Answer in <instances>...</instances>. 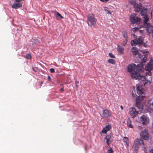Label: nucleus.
<instances>
[{"label": "nucleus", "instance_id": "nucleus-1", "mask_svg": "<svg viewBox=\"0 0 153 153\" xmlns=\"http://www.w3.org/2000/svg\"><path fill=\"white\" fill-rule=\"evenodd\" d=\"M138 57L140 59L141 62L137 65L136 67V65L134 64H131L128 66V71L131 74V78L133 79L140 80L142 79H144L143 76L141 75L140 73L143 72V66L145 63L147 61V57L144 55L139 54Z\"/></svg>", "mask_w": 153, "mask_h": 153}, {"label": "nucleus", "instance_id": "nucleus-2", "mask_svg": "<svg viewBox=\"0 0 153 153\" xmlns=\"http://www.w3.org/2000/svg\"><path fill=\"white\" fill-rule=\"evenodd\" d=\"M97 21L93 13L89 14L87 16V22L88 25L90 27H94Z\"/></svg>", "mask_w": 153, "mask_h": 153}, {"label": "nucleus", "instance_id": "nucleus-3", "mask_svg": "<svg viewBox=\"0 0 153 153\" xmlns=\"http://www.w3.org/2000/svg\"><path fill=\"white\" fill-rule=\"evenodd\" d=\"M140 145L143 146V147L144 144L143 140L141 139H137L133 144L132 149L137 153Z\"/></svg>", "mask_w": 153, "mask_h": 153}, {"label": "nucleus", "instance_id": "nucleus-4", "mask_svg": "<svg viewBox=\"0 0 153 153\" xmlns=\"http://www.w3.org/2000/svg\"><path fill=\"white\" fill-rule=\"evenodd\" d=\"M147 9L145 7L143 8L140 12L141 16L144 19L143 25L144 26L150 24L149 23H147V22L149 19V18L147 14Z\"/></svg>", "mask_w": 153, "mask_h": 153}, {"label": "nucleus", "instance_id": "nucleus-5", "mask_svg": "<svg viewBox=\"0 0 153 153\" xmlns=\"http://www.w3.org/2000/svg\"><path fill=\"white\" fill-rule=\"evenodd\" d=\"M144 96H138L136 99L135 106L140 111L143 109L144 106L141 101L144 99Z\"/></svg>", "mask_w": 153, "mask_h": 153}, {"label": "nucleus", "instance_id": "nucleus-6", "mask_svg": "<svg viewBox=\"0 0 153 153\" xmlns=\"http://www.w3.org/2000/svg\"><path fill=\"white\" fill-rule=\"evenodd\" d=\"M143 40L144 38L140 36L137 39L131 40V44L132 46H135L137 45H140L143 43Z\"/></svg>", "mask_w": 153, "mask_h": 153}, {"label": "nucleus", "instance_id": "nucleus-7", "mask_svg": "<svg viewBox=\"0 0 153 153\" xmlns=\"http://www.w3.org/2000/svg\"><path fill=\"white\" fill-rule=\"evenodd\" d=\"M131 2L133 5L134 8V10L136 12H139L141 11L142 7V5L140 3H139L138 4L136 3L135 1L134 0L131 1Z\"/></svg>", "mask_w": 153, "mask_h": 153}, {"label": "nucleus", "instance_id": "nucleus-8", "mask_svg": "<svg viewBox=\"0 0 153 153\" xmlns=\"http://www.w3.org/2000/svg\"><path fill=\"white\" fill-rule=\"evenodd\" d=\"M138 112L137 111L135 108L131 107L129 109V114L132 118H134L137 116Z\"/></svg>", "mask_w": 153, "mask_h": 153}, {"label": "nucleus", "instance_id": "nucleus-9", "mask_svg": "<svg viewBox=\"0 0 153 153\" xmlns=\"http://www.w3.org/2000/svg\"><path fill=\"white\" fill-rule=\"evenodd\" d=\"M130 20L133 23H137L140 21V19L134 14L131 15L130 16Z\"/></svg>", "mask_w": 153, "mask_h": 153}, {"label": "nucleus", "instance_id": "nucleus-10", "mask_svg": "<svg viewBox=\"0 0 153 153\" xmlns=\"http://www.w3.org/2000/svg\"><path fill=\"white\" fill-rule=\"evenodd\" d=\"M140 136L145 140H148L149 137V134L148 133V131L146 129H144L141 132Z\"/></svg>", "mask_w": 153, "mask_h": 153}, {"label": "nucleus", "instance_id": "nucleus-11", "mask_svg": "<svg viewBox=\"0 0 153 153\" xmlns=\"http://www.w3.org/2000/svg\"><path fill=\"white\" fill-rule=\"evenodd\" d=\"M153 68V61L152 59L150 60L149 63L145 66V69L146 71H151Z\"/></svg>", "mask_w": 153, "mask_h": 153}, {"label": "nucleus", "instance_id": "nucleus-12", "mask_svg": "<svg viewBox=\"0 0 153 153\" xmlns=\"http://www.w3.org/2000/svg\"><path fill=\"white\" fill-rule=\"evenodd\" d=\"M140 120L144 125L148 124L149 122L148 118L144 115H143L140 117Z\"/></svg>", "mask_w": 153, "mask_h": 153}, {"label": "nucleus", "instance_id": "nucleus-13", "mask_svg": "<svg viewBox=\"0 0 153 153\" xmlns=\"http://www.w3.org/2000/svg\"><path fill=\"white\" fill-rule=\"evenodd\" d=\"M106 140L107 144L108 146L113 142V138L110 134L106 135L104 138V140Z\"/></svg>", "mask_w": 153, "mask_h": 153}, {"label": "nucleus", "instance_id": "nucleus-14", "mask_svg": "<svg viewBox=\"0 0 153 153\" xmlns=\"http://www.w3.org/2000/svg\"><path fill=\"white\" fill-rule=\"evenodd\" d=\"M137 94L139 95V96H142L141 95L143 94L144 90L141 85H138L137 86ZM142 96L143 95H142Z\"/></svg>", "mask_w": 153, "mask_h": 153}, {"label": "nucleus", "instance_id": "nucleus-15", "mask_svg": "<svg viewBox=\"0 0 153 153\" xmlns=\"http://www.w3.org/2000/svg\"><path fill=\"white\" fill-rule=\"evenodd\" d=\"M111 128V125H107L105 127L103 128L102 132L103 134H106L107 131H109Z\"/></svg>", "mask_w": 153, "mask_h": 153}, {"label": "nucleus", "instance_id": "nucleus-16", "mask_svg": "<svg viewBox=\"0 0 153 153\" xmlns=\"http://www.w3.org/2000/svg\"><path fill=\"white\" fill-rule=\"evenodd\" d=\"M147 104L149 108L153 111V98L148 100Z\"/></svg>", "mask_w": 153, "mask_h": 153}, {"label": "nucleus", "instance_id": "nucleus-17", "mask_svg": "<svg viewBox=\"0 0 153 153\" xmlns=\"http://www.w3.org/2000/svg\"><path fill=\"white\" fill-rule=\"evenodd\" d=\"M123 36L124 38V45H125L128 41V38L127 37V33L126 31H123L122 32Z\"/></svg>", "mask_w": 153, "mask_h": 153}, {"label": "nucleus", "instance_id": "nucleus-18", "mask_svg": "<svg viewBox=\"0 0 153 153\" xmlns=\"http://www.w3.org/2000/svg\"><path fill=\"white\" fill-rule=\"evenodd\" d=\"M103 117H108L111 115V114L107 110L105 109L103 111Z\"/></svg>", "mask_w": 153, "mask_h": 153}, {"label": "nucleus", "instance_id": "nucleus-19", "mask_svg": "<svg viewBox=\"0 0 153 153\" xmlns=\"http://www.w3.org/2000/svg\"><path fill=\"white\" fill-rule=\"evenodd\" d=\"M22 4L20 3H15L12 5V8L17 9L21 7Z\"/></svg>", "mask_w": 153, "mask_h": 153}, {"label": "nucleus", "instance_id": "nucleus-20", "mask_svg": "<svg viewBox=\"0 0 153 153\" xmlns=\"http://www.w3.org/2000/svg\"><path fill=\"white\" fill-rule=\"evenodd\" d=\"M32 44L34 47L36 48L40 44V43L38 39H33V41L32 42Z\"/></svg>", "mask_w": 153, "mask_h": 153}, {"label": "nucleus", "instance_id": "nucleus-21", "mask_svg": "<svg viewBox=\"0 0 153 153\" xmlns=\"http://www.w3.org/2000/svg\"><path fill=\"white\" fill-rule=\"evenodd\" d=\"M126 122L128 127L131 128H133V126L131 124L132 121L130 118H128L127 119Z\"/></svg>", "mask_w": 153, "mask_h": 153}, {"label": "nucleus", "instance_id": "nucleus-22", "mask_svg": "<svg viewBox=\"0 0 153 153\" xmlns=\"http://www.w3.org/2000/svg\"><path fill=\"white\" fill-rule=\"evenodd\" d=\"M54 16H55L56 19L57 20H59V17L61 19H63L64 18L61 16V15L57 12H56L54 13Z\"/></svg>", "mask_w": 153, "mask_h": 153}, {"label": "nucleus", "instance_id": "nucleus-23", "mask_svg": "<svg viewBox=\"0 0 153 153\" xmlns=\"http://www.w3.org/2000/svg\"><path fill=\"white\" fill-rule=\"evenodd\" d=\"M132 52L133 55H136L138 54V51L137 48L136 47H133L132 48Z\"/></svg>", "mask_w": 153, "mask_h": 153}, {"label": "nucleus", "instance_id": "nucleus-24", "mask_svg": "<svg viewBox=\"0 0 153 153\" xmlns=\"http://www.w3.org/2000/svg\"><path fill=\"white\" fill-rule=\"evenodd\" d=\"M152 77L151 76L149 77V80H145L144 81H143V83L144 84V85H145L148 82H149V84H150L152 82Z\"/></svg>", "mask_w": 153, "mask_h": 153}, {"label": "nucleus", "instance_id": "nucleus-25", "mask_svg": "<svg viewBox=\"0 0 153 153\" xmlns=\"http://www.w3.org/2000/svg\"><path fill=\"white\" fill-rule=\"evenodd\" d=\"M117 50L118 52H119L120 53H121V54H122L123 51L124 49L120 46L119 45L118 46Z\"/></svg>", "mask_w": 153, "mask_h": 153}, {"label": "nucleus", "instance_id": "nucleus-26", "mask_svg": "<svg viewBox=\"0 0 153 153\" xmlns=\"http://www.w3.org/2000/svg\"><path fill=\"white\" fill-rule=\"evenodd\" d=\"M123 140L126 143L127 146H128L129 145L128 139L127 137H124L123 139Z\"/></svg>", "mask_w": 153, "mask_h": 153}, {"label": "nucleus", "instance_id": "nucleus-27", "mask_svg": "<svg viewBox=\"0 0 153 153\" xmlns=\"http://www.w3.org/2000/svg\"><path fill=\"white\" fill-rule=\"evenodd\" d=\"M25 58L27 59H30L32 58L31 54L30 53L27 54L25 56Z\"/></svg>", "mask_w": 153, "mask_h": 153}, {"label": "nucleus", "instance_id": "nucleus-28", "mask_svg": "<svg viewBox=\"0 0 153 153\" xmlns=\"http://www.w3.org/2000/svg\"><path fill=\"white\" fill-rule=\"evenodd\" d=\"M108 62L109 63L113 64H114L115 63V61L112 59H109L108 60Z\"/></svg>", "mask_w": 153, "mask_h": 153}, {"label": "nucleus", "instance_id": "nucleus-29", "mask_svg": "<svg viewBox=\"0 0 153 153\" xmlns=\"http://www.w3.org/2000/svg\"><path fill=\"white\" fill-rule=\"evenodd\" d=\"M132 97L134 98H135L136 96H137L136 95L134 89L132 91Z\"/></svg>", "mask_w": 153, "mask_h": 153}, {"label": "nucleus", "instance_id": "nucleus-30", "mask_svg": "<svg viewBox=\"0 0 153 153\" xmlns=\"http://www.w3.org/2000/svg\"><path fill=\"white\" fill-rule=\"evenodd\" d=\"M113 151L112 148H110V149L108 150L107 151L108 153H113Z\"/></svg>", "mask_w": 153, "mask_h": 153}, {"label": "nucleus", "instance_id": "nucleus-31", "mask_svg": "<svg viewBox=\"0 0 153 153\" xmlns=\"http://www.w3.org/2000/svg\"><path fill=\"white\" fill-rule=\"evenodd\" d=\"M139 29V28L138 27H135L133 28H132V30L133 31H134L136 30H137Z\"/></svg>", "mask_w": 153, "mask_h": 153}, {"label": "nucleus", "instance_id": "nucleus-32", "mask_svg": "<svg viewBox=\"0 0 153 153\" xmlns=\"http://www.w3.org/2000/svg\"><path fill=\"white\" fill-rule=\"evenodd\" d=\"M109 56L111 57L112 58H115V56L113 55V54L111 53H110L109 54Z\"/></svg>", "mask_w": 153, "mask_h": 153}, {"label": "nucleus", "instance_id": "nucleus-33", "mask_svg": "<svg viewBox=\"0 0 153 153\" xmlns=\"http://www.w3.org/2000/svg\"><path fill=\"white\" fill-rule=\"evenodd\" d=\"M104 10H105V12H106V13L107 14H110L111 15V13L107 9H105Z\"/></svg>", "mask_w": 153, "mask_h": 153}, {"label": "nucleus", "instance_id": "nucleus-34", "mask_svg": "<svg viewBox=\"0 0 153 153\" xmlns=\"http://www.w3.org/2000/svg\"><path fill=\"white\" fill-rule=\"evenodd\" d=\"M75 85H76V86L77 88H78V84L79 83V82L78 81H77V80H76L75 81Z\"/></svg>", "mask_w": 153, "mask_h": 153}, {"label": "nucleus", "instance_id": "nucleus-35", "mask_svg": "<svg viewBox=\"0 0 153 153\" xmlns=\"http://www.w3.org/2000/svg\"><path fill=\"white\" fill-rule=\"evenodd\" d=\"M50 71L51 73H53L55 72L54 69L53 68H51L50 69Z\"/></svg>", "mask_w": 153, "mask_h": 153}, {"label": "nucleus", "instance_id": "nucleus-36", "mask_svg": "<svg viewBox=\"0 0 153 153\" xmlns=\"http://www.w3.org/2000/svg\"><path fill=\"white\" fill-rule=\"evenodd\" d=\"M101 1L104 2H107L108 0H100Z\"/></svg>", "mask_w": 153, "mask_h": 153}, {"label": "nucleus", "instance_id": "nucleus-37", "mask_svg": "<svg viewBox=\"0 0 153 153\" xmlns=\"http://www.w3.org/2000/svg\"><path fill=\"white\" fill-rule=\"evenodd\" d=\"M48 79L49 81H50V80H51V78L50 76H48Z\"/></svg>", "mask_w": 153, "mask_h": 153}, {"label": "nucleus", "instance_id": "nucleus-38", "mask_svg": "<svg viewBox=\"0 0 153 153\" xmlns=\"http://www.w3.org/2000/svg\"><path fill=\"white\" fill-rule=\"evenodd\" d=\"M144 151L145 152V153H146V152H147V149L145 148V147H144Z\"/></svg>", "mask_w": 153, "mask_h": 153}, {"label": "nucleus", "instance_id": "nucleus-39", "mask_svg": "<svg viewBox=\"0 0 153 153\" xmlns=\"http://www.w3.org/2000/svg\"><path fill=\"white\" fill-rule=\"evenodd\" d=\"M133 37L134 38H135L136 39H137V36L135 34L133 35Z\"/></svg>", "mask_w": 153, "mask_h": 153}, {"label": "nucleus", "instance_id": "nucleus-40", "mask_svg": "<svg viewBox=\"0 0 153 153\" xmlns=\"http://www.w3.org/2000/svg\"><path fill=\"white\" fill-rule=\"evenodd\" d=\"M59 91H64V89H63V88H61L59 90Z\"/></svg>", "mask_w": 153, "mask_h": 153}, {"label": "nucleus", "instance_id": "nucleus-41", "mask_svg": "<svg viewBox=\"0 0 153 153\" xmlns=\"http://www.w3.org/2000/svg\"><path fill=\"white\" fill-rule=\"evenodd\" d=\"M16 1V2H20L22 0H15Z\"/></svg>", "mask_w": 153, "mask_h": 153}, {"label": "nucleus", "instance_id": "nucleus-42", "mask_svg": "<svg viewBox=\"0 0 153 153\" xmlns=\"http://www.w3.org/2000/svg\"><path fill=\"white\" fill-rule=\"evenodd\" d=\"M152 74V72L151 71H149L148 74L149 76H151Z\"/></svg>", "mask_w": 153, "mask_h": 153}, {"label": "nucleus", "instance_id": "nucleus-43", "mask_svg": "<svg viewBox=\"0 0 153 153\" xmlns=\"http://www.w3.org/2000/svg\"><path fill=\"white\" fill-rule=\"evenodd\" d=\"M149 153H153V149H151L149 151Z\"/></svg>", "mask_w": 153, "mask_h": 153}, {"label": "nucleus", "instance_id": "nucleus-44", "mask_svg": "<svg viewBox=\"0 0 153 153\" xmlns=\"http://www.w3.org/2000/svg\"><path fill=\"white\" fill-rule=\"evenodd\" d=\"M139 128L140 129H141L142 128V127L141 126H139Z\"/></svg>", "mask_w": 153, "mask_h": 153}, {"label": "nucleus", "instance_id": "nucleus-45", "mask_svg": "<svg viewBox=\"0 0 153 153\" xmlns=\"http://www.w3.org/2000/svg\"><path fill=\"white\" fill-rule=\"evenodd\" d=\"M120 107H121V109H122V110H123V107L122 105H121V106H120Z\"/></svg>", "mask_w": 153, "mask_h": 153}, {"label": "nucleus", "instance_id": "nucleus-46", "mask_svg": "<svg viewBox=\"0 0 153 153\" xmlns=\"http://www.w3.org/2000/svg\"><path fill=\"white\" fill-rule=\"evenodd\" d=\"M140 32L141 33H142L143 30H140Z\"/></svg>", "mask_w": 153, "mask_h": 153}, {"label": "nucleus", "instance_id": "nucleus-47", "mask_svg": "<svg viewBox=\"0 0 153 153\" xmlns=\"http://www.w3.org/2000/svg\"><path fill=\"white\" fill-rule=\"evenodd\" d=\"M152 126L153 127V123H152Z\"/></svg>", "mask_w": 153, "mask_h": 153}]
</instances>
